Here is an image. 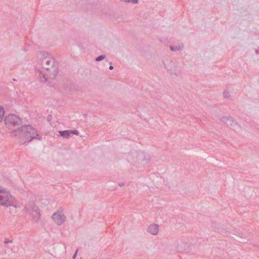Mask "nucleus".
I'll list each match as a JSON object with an SVG mask.
<instances>
[{"instance_id": "f257e3e1", "label": "nucleus", "mask_w": 259, "mask_h": 259, "mask_svg": "<svg viewBox=\"0 0 259 259\" xmlns=\"http://www.w3.org/2000/svg\"><path fill=\"white\" fill-rule=\"evenodd\" d=\"M5 122L7 127L11 130L12 136L18 137L19 140L24 138L25 141L22 140L21 143L25 144L29 143L33 139L41 140V137L37 134V131L30 125L20 126L22 123L21 119L17 115L10 114L6 116Z\"/></svg>"}, {"instance_id": "f03ea898", "label": "nucleus", "mask_w": 259, "mask_h": 259, "mask_svg": "<svg viewBox=\"0 0 259 259\" xmlns=\"http://www.w3.org/2000/svg\"><path fill=\"white\" fill-rule=\"evenodd\" d=\"M58 73V64L55 60L42 70H40L38 76L41 82H45L50 79H55Z\"/></svg>"}, {"instance_id": "7ed1b4c3", "label": "nucleus", "mask_w": 259, "mask_h": 259, "mask_svg": "<svg viewBox=\"0 0 259 259\" xmlns=\"http://www.w3.org/2000/svg\"><path fill=\"white\" fill-rule=\"evenodd\" d=\"M55 59L48 52L44 51L38 52L36 54V70L39 72L40 70H42L50 63H53Z\"/></svg>"}, {"instance_id": "20e7f679", "label": "nucleus", "mask_w": 259, "mask_h": 259, "mask_svg": "<svg viewBox=\"0 0 259 259\" xmlns=\"http://www.w3.org/2000/svg\"><path fill=\"white\" fill-rule=\"evenodd\" d=\"M14 198L5 189H0V205L6 207L13 205Z\"/></svg>"}, {"instance_id": "39448f33", "label": "nucleus", "mask_w": 259, "mask_h": 259, "mask_svg": "<svg viewBox=\"0 0 259 259\" xmlns=\"http://www.w3.org/2000/svg\"><path fill=\"white\" fill-rule=\"evenodd\" d=\"M25 211L32 217L36 222H38L40 218V213L38 207L33 202H29L25 207Z\"/></svg>"}, {"instance_id": "423d86ee", "label": "nucleus", "mask_w": 259, "mask_h": 259, "mask_svg": "<svg viewBox=\"0 0 259 259\" xmlns=\"http://www.w3.org/2000/svg\"><path fill=\"white\" fill-rule=\"evenodd\" d=\"M52 219L55 224L58 226H61L66 221L67 218L64 214L63 209H59L55 212L52 215Z\"/></svg>"}, {"instance_id": "0eeeda50", "label": "nucleus", "mask_w": 259, "mask_h": 259, "mask_svg": "<svg viewBox=\"0 0 259 259\" xmlns=\"http://www.w3.org/2000/svg\"><path fill=\"white\" fill-rule=\"evenodd\" d=\"M221 122L227 125L228 126H231L232 127H235L238 126L237 122L235 120L230 116H224L221 119Z\"/></svg>"}, {"instance_id": "6e6552de", "label": "nucleus", "mask_w": 259, "mask_h": 259, "mask_svg": "<svg viewBox=\"0 0 259 259\" xmlns=\"http://www.w3.org/2000/svg\"><path fill=\"white\" fill-rule=\"evenodd\" d=\"M60 136L65 139H68L72 135H79V132L77 130H65L59 131Z\"/></svg>"}, {"instance_id": "1a4fd4ad", "label": "nucleus", "mask_w": 259, "mask_h": 259, "mask_svg": "<svg viewBox=\"0 0 259 259\" xmlns=\"http://www.w3.org/2000/svg\"><path fill=\"white\" fill-rule=\"evenodd\" d=\"M159 231V226L156 224H153L148 226L147 232L153 235H156Z\"/></svg>"}, {"instance_id": "9d476101", "label": "nucleus", "mask_w": 259, "mask_h": 259, "mask_svg": "<svg viewBox=\"0 0 259 259\" xmlns=\"http://www.w3.org/2000/svg\"><path fill=\"white\" fill-rule=\"evenodd\" d=\"M177 250L179 252H183L188 250V246L185 242H181L177 245Z\"/></svg>"}, {"instance_id": "9b49d317", "label": "nucleus", "mask_w": 259, "mask_h": 259, "mask_svg": "<svg viewBox=\"0 0 259 259\" xmlns=\"http://www.w3.org/2000/svg\"><path fill=\"white\" fill-rule=\"evenodd\" d=\"M184 48L183 44H180L177 46H170V49L171 51H178L182 50Z\"/></svg>"}, {"instance_id": "f8f14e48", "label": "nucleus", "mask_w": 259, "mask_h": 259, "mask_svg": "<svg viewBox=\"0 0 259 259\" xmlns=\"http://www.w3.org/2000/svg\"><path fill=\"white\" fill-rule=\"evenodd\" d=\"M217 232H219L220 234H226L227 231L225 228H223V227L220 226L219 227L215 228Z\"/></svg>"}, {"instance_id": "ddd939ff", "label": "nucleus", "mask_w": 259, "mask_h": 259, "mask_svg": "<svg viewBox=\"0 0 259 259\" xmlns=\"http://www.w3.org/2000/svg\"><path fill=\"white\" fill-rule=\"evenodd\" d=\"M5 111L3 107H0V122L2 121L4 116Z\"/></svg>"}, {"instance_id": "4468645a", "label": "nucleus", "mask_w": 259, "mask_h": 259, "mask_svg": "<svg viewBox=\"0 0 259 259\" xmlns=\"http://www.w3.org/2000/svg\"><path fill=\"white\" fill-rule=\"evenodd\" d=\"M236 232V233H235L234 234L236 236H239L241 238H246L247 237V235L245 233H239L238 232Z\"/></svg>"}, {"instance_id": "2eb2a0df", "label": "nucleus", "mask_w": 259, "mask_h": 259, "mask_svg": "<svg viewBox=\"0 0 259 259\" xmlns=\"http://www.w3.org/2000/svg\"><path fill=\"white\" fill-rule=\"evenodd\" d=\"M121 2L124 3H131L134 4H138V0H120Z\"/></svg>"}, {"instance_id": "dca6fc26", "label": "nucleus", "mask_w": 259, "mask_h": 259, "mask_svg": "<svg viewBox=\"0 0 259 259\" xmlns=\"http://www.w3.org/2000/svg\"><path fill=\"white\" fill-rule=\"evenodd\" d=\"M223 95H224V98L226 99H229L230 96L229 92L227 90H225L224 91Z\"/></svg>"}, {"instance_id": "f3484780", "label": "nucleus", "mask_w": 259, "mask_h": 259, "mask_svg": "<svg viewBox=\"0 0 259 259\" xmlns=\"http://www.w3.org/2000/svg\"><path fill=\"white\" fill-rule=\"evenodd\" d=\"M106 55H100L99 56H98V57H97L95 59V60L96 61H100L106 58Z\"/></svg>"}, {"instance_id": "a211bd4d", "label": "nucleus", "mask_w": 259, "mask_h": 259, "mask_svg": "<svg viewBox=\"0 0 259 259\" xmlns=\"http://www.w3.org/2000/svg\"><path fill=\"white\" fill-rule=\"evenodd\" d=\"M12 206H14L15 208H20L22 207V203H16L14 204V202H13V205Z\"/></svg>"}, {"instance_id": "6ab92c4d", "label": "nucleus", "mask_w": 259, "mask_h": 259, "mask_svg": "<svg viewBox=\"0 0 259 259\" xmlns=\"http://www.w3.org/2000/svg\"><path fill=\"white\" fill-rule=\"evenodd\" d=\"M12 240H9L8 239H6L5 241H4V243H6V244H8L9 243H12Z\"/></svg>"}, {"instance_id": "aec40b11", "label": "nucleus", "mask_w": 259, "mask_h": 259, "mask_svg": "<svg viewBox=\"0 0 259 259\" xmlns=\"http://www.w3.org/2000/svg\"><path fill=\"white\" fill-rule=\"evenodd\" d=\"M77 252H78V249H77L76 250V251L75 252V253H74V254L73 255V256H72V258L73 259L75 258L76 257V255H77Z\"/></svg>"}, {"instance_id": "412c9836", "label": "nucleus", "mask_w": 259, "mask_h": 259, "mask_svg": "<svg viewBox=\"0 0 259 259\" xmlns=\"http://www.w3.org/2000/svg\"><path fill=\"white\" fill-rule=\"evenodd\" d=\"M111 64V65L109 66V69L110 70H112L113 69V66L112 65V63H110Z\"/></svg>"}, {"instance_id": "4be33fe9", "label": "nucleus", "mask_w": 259, "mask_h": 259, "mask_svg": "<svg viewBox=\"0 0 259 259\" xmlns=\"http://www.w3.org/2000/svg\"><path fill=\"white\" fill-rule=\"evenodd\" d=\"M118 185L119 186L121 187V186H123L124 185V183H119Z\"/></svg>"}, {"instance_id": "5701e85b", "label": "nucleus", "mask_w": 259, "mask_h": 259, "mask_svg": "<svg viewBox=\"0 0 259 259\" xmlns=\"http://www.w3.org/2000/svg\"><path fill=\"white\" fill-rule=\"evenodd\" d=\"M24 50L25 51H27V48H26V47H25V48H24Z\"/></svg>"}]
</instances>
